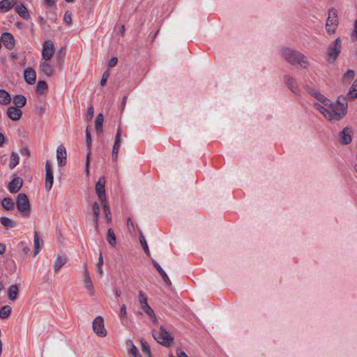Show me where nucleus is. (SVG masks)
Segmentation results:
<instances>
[{
	"label": "nucleus",
	"instance_id": "1",
	"mask_svg": "<svg viewBox=\"0 0 357 357\" xmlns=\"http://www.w3.org/2000/svg\"><path fill=\"white\" fill-rule=\"evenodd\" d=\"M329 106L331 114V121H338L342 119L347 114V99L345 96H340L337 98L335 103H331L328 105Z\"/></svg>",
	"mask_w": 357,
	"mask_h": 357
},
{
	"label": "nucleus",
	"instance_id": "2",
	"mask_svg": "<svg viewBox=\"0 0 357 357\" xmlns=\"http://www.w3.org/2000/svg\"><path fill=\"white\" fill-rule=\"evenodd\" d=\"M282 55L286 61L291 64L298 63L302 68H305L308 66L307 57L301 52L289 48L282 50Z\"/></svg>",
	"mask_w": 357,
	"mask_h": 357
},
{
	"label": "nucleus",
	"instance_id": "3",
	"mask_svg": "<svg viewBox=\"0 0 357 357\" xmlns=\"http://www.w3.org/2000/svg\"><path fill=\"white\" fill-rule=\"evenodd\" d=\"M153 338L160 344L165 347H169L174 342V336L163 326L152 331Z\"/></svg>",
	"mask_w": 357,
	"mask_h": 357
},
{
	"label": "nucleus",
	"instance_id": "4",
	"mask_svg": "<svg viewBox=\"0 0 357 357\" xmlns=\"http://www.w3.org/2000/svg\"><path fill=\"white\" fill-rule=\"evenodd\" d=\"M17 210L24 217H28L31 213V205L28 197L24 193H20L16 198Z\"/></svg>",
	"mask_w": 357,
	"mask_h": 357
},
{
	"label": "nucleus",
	"instance_id": "5",
	"mask_svg": "<svg viewBox=\"0 0 357 357\" xmlns=\"http://www.w3.org/2000/svg\"><path fill=\"white\" fill-rule=\"evenodd\" d=\"M338 25L337 10L331 8L328 10V17L326 22V31L330 33H335Z\"/></svg>",
	"mask_w": 357,
	"mask_h": 357
},
{
	"label": "nucleus",
	"instance_id": "6",
	"mask_svg": "<svg viewBox=\"0 0 357 357\" xmlns=\"http://www.w3.org/2000/svg\"><path fill=\"white\" fill-rule=\"evenodd\" d=\"M93 332L99 337H103L107 335V330L105 328L104 319L102 316H98L93 321Z\"/></svg>",
	"mask_w": 357,
	"mask_h": 357
},
{
	"label": "nucleus",
	"instance_id": "7",
	"mask_svg": "<svg viewBox=\"0 0 357 357\" xmlns=\"http://www.w3.org/2000/svg\"><path fill=\"white\" fill-rule=\"evenodd\" d=\"M341 49L342 40L340 38H337L333 43L328 47V56L329 59H331L333 61H335L339 56Z\"/></svg>",
	"mask_w": 357,
	"mask_h": 357
},
{
	"label": "nucleus",
	"instance_id": "8",
	"mask_svg": "<svg viewBox=\"0 0 357 357\" xmlns=\"http://www.w3.org/2000/svg\"><path fill=\"white\" fill-rule=\"evenodd\" d=\"M54 44L51 40H46L42 50V59L43 60H50L54 54Z\"/></svg>",
	"mask_w": 357,
	"mask_h": 357
},
{
	"label": "nucleus",
	"instance_id": "9",
	"mask_svg": "<svg viewBox=\"0 0 357 357\" xmlns=\"http://www.w3.org/2000/svg\"><path fill=\"white\" fill-rule=\"evenodd\" d=\"M45 189L47 192H49L52 188L54 183V176L51 164L48 160L45 163Z\"/></svg>",
	"mask_w": 357,
	"mask_h": 357
},
{
	"label": "nucleus",
	"instance_id": "10",
	"mask_svg": "<svg viewBox=\"0 0 357 357\" xmlns=\"http://www.w3.org/2000/svg\"><path fill=\"white\" fill-rule=\"evenodd\" d=\"M105 178L103 176L99 178L95 187L96 192L100 199V202L106 199L105 197Z\"/></svg>",
	"mask_w": 357,
	"mask_h": 357
},
{
	"label": "nucleus",
	"instance_id": "11",
	"mask_svg": "<svg viewBox=\"0 0 357 357\" xmlns=\"http://www.w3.org/2000/svg\"><path fill=\"white\" fill-rule=\"evenodd\" d=\"M40 70L47 77H51L54 73V66L51 63L50 60H43L40 63Z\"/></svg>",
	"mask_w": 357,
	"mask_h": 357
},
{
	"label": "nucleus",
	"instance_id": "12",
	"mask_svg": "<svg viewBox=\"0 0 357 357\" xmlns=\"http://www.w3.org/2000/svg\"><path fill=\"white\" fill-rule=\"evenodd\" d=\"M23 185V180L20 176H15L13 179L8 183V189L10 193H16L17 192L22 188Z\"/></svg>",
	"mask_w": 357,
	"mask_h": 357
},
{
	"label": "nucleus",
	"instance_id": "13",
	"mask_svg": "<svg viewBox=\"0 0 357 357\" xmlns=\"http://www.w3.org/2000/svg\"><path fill=\"white\" fill-rule=\"evenodd\" d=\"M1 40L3 45L8 50H12L15 47V39L11 33L8 32L2 33Z\"/></svg>",
	"mask_w": 357,
	"mask_h": 357
},
{
	"label": "nucleus",
	"instance_id": "14",
	"mask_svg": "<svg viewBox=\"0 0 357 357\" xmlns=\"http://www.w3.org/2000/svg\"><path fill=\"white\" fill-rule=\"evenodd\" d=\"M351 128L346 127L340 133V142L342 144H349L352 141Z\"/></svg>",
	"mask_w": 357,
	"mask_h": 357
},
{
	"label": "nucleus",
	"instance_id": "15",
	"mask_svg": "<svg viewBox=\"0 0 357 357\" xmlns=\"http://www.w3.org/2000/svg\"><path fill=\"white\" fill-rule=\"evenodd\" d=\"M66 148L63 145L59 146L56 150V158L59 166L63 167L66 165Z\"/></svg>",
	"mask_w": 357,
	"mask_h": 357
},
{
	"label": "nucleus",
	"instance_id": "16",
	"mask_svg": "<svg viewBox=\"0 0 357 357\" xmlns=\"http://www.w3.org/2000/svg\"><path fill=\"white\" fill-rule=\"evenodd\" d=\"M24 78L28 84H33L36 79V73L35 70L31 68H26L24 71Z\"/></svg>",
	"mask_w": 357,
	"mask_h": 357
},
{
	"label": "nucleus",
	"instance_id": "17",
	"mask_svg": "<svg viewBox=\"0 0 357 357\" xmlns=\"http://www.w3.org/2000/svg\"><path fill=\"white\" fill-rule=\"evenodd\" d=\"M7 115L13 121H18L22 117V112L14 106H10L7 109Z\"/></svg>",
	"mask_w": 357,
	"mask_h": 357
},
{
	"label": "nucleus",
	"instance_id": "18",
	"mask_svg": "<svg viewBox=\"0 0 357 357\" xmlns=\"http://www.w3.org/2000/svg\"><path fill=\"white\" fill-rule=\"evenodd\" d=\"M15 8V11L21 17H22L24 20H29L30 18V15L28 11V9L22 3L17 1Z\"/></svg>",
	"mask_w": 357,
	"mask_h": 357
},
{
	"label": "nucleus",
	"instance_id": "19",
	"mask_svg": "<svg viewBox=\"0 0 357 357\" xmlns=\"http://www.w3.org/2000/svg\"><path fill=\"white\" fill-rule=\"evenodd\" d=\"M84 287L86 289H87L89 293L91 295L93 294L94 288L89 273L88 272L86 266H84Z\"/></svg>",
	"mask_w": 357,
	"mask_h": 357
},
{
	"label": "nucleus",
	"instance_id": "20",
	"mask_svg": "<svg viewBox=\"0 0 357 357\" xmlns=\"http://www.w3.org/2000/svg\"><path fill=\"white\" fill-rule=\"evenodd\" d=\"M284 78L287 87L293 93L297 94L299 91V89L295 79L293 77H289V75H285Z\"/></svg>",
	"mask_w": 357,
	"mask_h": 357
},
{
	"label": "nucleus",
	"instance_id": "21",
	"mask_svg": "<svg viewBox=\"0 0 357 357\" xmlns=\"http://www.w3.org/2000/svg\"><path fill=\"white\" fill-rule=\"evenodd\" d=\"M152 264L154 266V267L157 269L161 277L162 278L164 282L167 286H171L172 282L169 280V277L166 274V273L164 271V270L162 268V267L159 265L158 263H157L154 259H152Z\"/></svg>",
	"mask_w": 357,
	"mask_h": 357
},
{
	"label": "nucleus",
	"instance_id": "22",
	"mask_svg": "<svg viewBox=\"0 0 357 357\" xmlns=\"http://www.w3.org/2000/svg\"><path fill=\"white\" fill-rule=\"evenodd\" d=\"M121 135H122V128H121V126H119V127L117 128L116 137H115L114 144L113 148H112V153H114V154L116 153L119 152V149L120 148V144H121Z\"/></svg>",
	"mask_w": 357,
	"mask_h": 357
},
{
	"label": "nucleus",
	"instance_id": "23",
	"mask_svg": "<svg viewBox=\"0 0 357 357\" xmlns=\"http://www.w3.org/2000/svg\"><path fill=\"white\" fill-rule=\"evenodd\" d=\"M18 0H2L0 1V11L6 12L15 6Z\"/></svg>",
	"mask_w": 357,
	"mask_h": 357
},
{
	"label": "nucleus",
	"instance_id": "24",
	"mask_svg": "<svg viewBox=\"0 0 357 357\" xmlns=\"http://www.w3.org/2000/svg\"><path fill=\"white\" fill-rule=\"evenodd\" d=\"M67 262V257L64 255H58L56 261L54 263V270L58 272L59 269Z\"/></svg>",
	"mask_w": 357,
	"mask_h": 357
},
{
	"label": "nucleus",
	"instance_id": "25",
	"mask_svg": "<svg viewBox=\"0 0 357 357\" xmlns=\"http://www.w3.org/2000/svg\"><path fill=\"white\" fill-rule=\"evenodd\" d=\"M13 103L15 107L20 109L26 105V98L23 95H16L14 96Z\"/></svg>",
	"mask_w": 357,
	"mask_h": 357
},
{
	"label": "nucleus",
	"instance_id": "26",
	"mask_svg": "<svg viewBox=\"0 0 357 357\" xmlns=\"http://www.w3.org/2000/svg\"><path fill=\"white\" fill-rule=\"evenodd\" d=\"M11 101V96L8 92L3 89H0V104L8 105Z\"/></svg>",
	"mask_w": 357,
	"mask_h": 357
},
{
	"label": "nucleus",
	"instance_id": "27",
	"mask_svg": "<svg viewBox=\"0 0 357 357\" xmlns=\"http://www.w3.org/2000/svg\"><path fill=\"white\" fill-rule=\"evenodd\" d=\"M48 89L47 84L44 80H40L37 83L36 93L38 95L44 94Z\"/></svg>",
	"mask_w": 357,
	"mask_h": 357
},
{
	"label": "nucleus",
	"instance_id": "28",
	"mask_svg": "<svg viewBox=\"0 0 357 357\" xmlns=\"http://www.w3.org/2000/svg\"><path fill=\"white\" fill-rule=\"evenodd\" d=\"M1 205L6 211H13L15 208V202L10 197H5L1 202Z\"/></svg>",
	"mask_w": 357,
	"mask_h": 357
},
{
	"label": "nucleus",
	"instance_id": "29",
	"mask_svg": "<svg viewBox=\"0 0 357 357\" xmlns=\"http://www.w3.org/2000/svg\"><path fill=\"white\" fill-rule=\"evenodd\" d=\"M103 121H104L103 114L102 113L98 114L96 117V122H95V127H96V130L98 133L102 132Z\"/></svg>",
	"mask_w": 357,
	"mask_h": 357
},
{
	"label": "nucleus",
	"instance_id": "30",
	"mask_svg": "<svg viewBox=\"0 0 357 357\" xmlns=\"http://www.w3.org/2000/svg\"><path fill=\"white\" fill-rule=\"evenodd\" d=\"M106 238H107L108 243L111 246L114 247L116 245V235L112 228H109L107 230Z\"/></svg>",
	"mask_w": 357,
	"mask_h": 357
},
{
	"label": "nucleus",
	"instance_id": "31",
	"mask_svg": "<svg viewBox=\"0 0 357 357\" xmlns=\"http://www.w3.org/2000/svg\"><path fill=\"white\" fill-rule=\"evenodd\" d=\"M314 107L328 120L331 121V114L330 108H326L319 104H314Z\"/></svg>",
	"mask_w": 357,
	"mask_h": 357
},
{
	"label": "nucleus",
	"instance_id": "32",
	"mask_svg": "<svg viewBox=\"0 0 357 357\" xmlns=\"http://www.w3.org/2000/svg\"><path fill=\"white\" fill-rule=\"evenodd\" d=\"M20 161V157L16 152L13 151L10 154V161L9 163V167L10 169H14L18 164Z\"/></svg>",
	"mask_w": 357,
	"mask_h": 357
},
{
	"label": "nucleus",
	"instance_id": "33",
	"mask_svg": "<svg viewBox=\"0 0 357 357\" xmlns=\"http://www.w3.org/2000/svg\"><path fill=\"white\" fill-rule=\"evenodd\" d=\"M18 288L15 284L11 285L8 289V298L11 301H15L17 298Z\"/></svg>",
	"mask_w": 357,
	"mask_h": 357
},
{
	"label": "nucleus",
	"instance_id": "34",
	"mask_svg": "<svg viewBox=\"0 0 357 357\" xmlns=\"http://www.w3.org/2000/svg\"><path fill=\"white\" fill-rule=\"evenodd\" d=\"M101 203L103 206V210L105 213L106 219L109 222H111L112 221V213L110 211L109 205L107 201V199H105L104 201H101Z\"/></svg>",
	"mask_w": 357,
	"mask_h": 357
},
{
	"label": "nucleus",
	"instance_id": "35",
	"mask_svg": "<svg viewBox=\"0 0 357 357\" xmlns=\"http://www.w3.org/2000/svg\"><path fill=\"white\" fill-rule=\"evenodd\" d=\"M0 222L6 227L13 228L16 226L15 222L7 217L1 218Z\"/></svg>",
	"mask_w": 357,
	"mask_h": 357
},
{
	"label": "nucleus",
	"instance_id": "36",
	"mask_svg": "<svg viewBox=\"0 0 357 357\" xmlns=\"http://www.w3.org/2000/svg\"><path fill=\"white\" fill-rule=\"evenodd\" d=\"M12 308L10 305H4L0 309V318L6 319L11 313Z\"/></svg>",
	"mask_w": 357,
	"mask_h": 357
},
{
	"label": "nucleus",
	"instance_id": "37",
	"mask_svg": "<svg viewBox=\"0 0 357 357\" xmlns=\"http://www.w3.org/2000/svg\"><path fill=\"white\" fill-rule=\"evenodd\" d=\"M139 234H140V235H139L140 244H141L144 251L146 254V255L149 256L150 255V251H149V249L146 241V239L144 238V234H143V233L142 231H140Z\"/></svg>",
	"mask_w": 357,
	"mask_h": 357
},
{
	"label": "nucleus",
	"instance_id": "38",
	"mask_svg": "<svg viewBox=\"0 0 357 357\" xmlns=\"http://www.w3.org/2000/svg\"><path fill=\"white\" fill-rule=\"evenodd\" d=\"M142 351L145 357H151V349L149 344L144 340H141Z\"/></svg>",
	"mask_w": 357,
	"mask_h": 357
},
{
	"label": "nucleus",
	"instance_id": "39",
	"mask_svg": "<svg viewBox=\"0 0 357 357\" xmlns=\"http://www.w3.org/2000/svg\"><path fill=\"white\" fill-rule=\"evenodd\" d=\"M348 96L351 99L357 98V79L354 82L348 92Z\"/></svg>",
	"mask_w": 357,
	"mask_h": 357
},
{
	"label": "nucleus",
	"instance_id": "40",
	"mask_svg": "<svg viewBox=\"0 0 357 357\" xmlns=\"http://www.w3.org/2000/svg\"><path fill=\"white\" fill-rule=\"evenodd\" d=\"M313 96L319 100L321 102L324 103L326 106H328L329 102H331L330 100L324 97L322 94H321L319 92H314L312 93Z\"/></svg>",
	"mask_w": 357,
	"mask_h": 357
},
{
	"label": "nucleus",
	"instance_id": "41",
	"mask_svg": "<svg viewBox=\"0 0 357 357\" xmlns=\"http://www.w3.org/2000/svg\"><path fill=\"white\" fill-rule=\"evenodd\" d=\"M139 302L142 309L149 305L147 303V297L142 291H139Z\"/></svg>",
	"mask_w": 357,
	"mask_h": 357
},
{
	"label": "nucleus",
	"instance_id": "42",
	"mask_svg": "<svg viewBox=\"0 0 357 357\" xmlns=\"http://www.w3.org/2000/svg\"><path fill=\"white\" fill-rule=\"evenodd\" d=\"M142 310L144 311V312L146 314H148L151 317L153 322H154V323L157 322V318L155 315V313H154L153 310H152V308L149 306V305H147L146 307H144Z\"/></svg>",
	"mask_w": 357,
	"mask_h": 357
},
{
	"label": "nucleus",
	"instance_id": "43",
	"mask_svg": "<svg viewBox=\"0 0 357 357\" xmlns=\"http://www.w3.org/2000/svg\"><path fill=\"white\" fill-rule=\"evenodd\" d=\"M33 243H34V255H36L40 250V239L38 236V234L36 231L34 232V238H33Z\"/></svg>",
	"mask_w": 357,
	"mask_h": 357
},
{
	"label": "nucleus",
	"instance_id": "44",
	"mask_svg": "<svg viewBox=\"0 0 357 357\" xmlns=\"http://www.w3.org/2000/svg\"><path fill=\"white\" fill-rule=\"evenodd\" d=\"M128 352L132 357H142V356L139 353L137 348L132 342L130 343V347L128 349Z\"/></svg>",
	"mask_w": 357,
	"mask_h": 357
},
{
	"label": "nucleus",
	"instance_id": "45",
	"mask_svg": "<svg viewBox=\"0 0 357 357\" xmlns=\"http://www.w3.org/2000/svg\"><path fill=\"white\" fill-rule=\"evenodd\" d=\"M355 76V72L353 70H348L343 76V82H347L352 79Z\"/></svg>",
	"mask_w": 357,
	"mask_h": 357
},
{
	"label": "nucleus",
	"instance_id": "46",
	"mask_svg": "<svg viewBox=\"0 0 357 357\" xmlns=\"http://www.w3.org/2000/svg\"><path fill=\"white\" fill-rule=\"evenodd\" d=\"M63 21L68 24H72V13L70 11H66L64 14Z\"/></svg>",
	"mask_w": 357,
	"mask_h": 357
},
{
	"label": "nucleus",
	"instance_id": "47",
	"mask_svg": "<svg viewBox=\"0 0 357 357\" xmlns=\"http://www.w3.org/2000/svg\"><path fill=\"white\" fill-rule=\"evenodd\" d=\"M109 76V73L108 70L107 71H105L102 74V78H101V80H100V85L102 86H105L106 84V82L107 81V79Z\"/></svg>",
	"mask_w": 357,
	"mask_h": 357
},
{
	"label": "nucleus",
	"instance_id": "48",
	"mask_svg": "<svg viewBox=\"0 0 357 357\" xmlns=\"http://www.w3.org/2000/svg\"><path fill=\"white\" fill-rule=\"evenodd\" d=\"M93 215L94 216H96V218H98L99 217V215H100V207H99V205L98 204L97 202H94L93 204Z\"/></svg>",
	"mask_w": 357,
	"mask_h": 357
},
{
	"label": "nucleus",
	"instance_id": "49",
	"mask_svg": "<svg viewBox=\"0 0 357 357\" xmlns=\"http://www.w3.org/2000/svg\"><path fill=\"white\" fill-rule=\"evenodd\" d=\"M127 226H128L129 232L133 233L135 231V229L134 223H133L132 220H131V218H128V220H127Z\"/></svg>",
	"mask_w": 357,
	"mask_h": 357
},
{
	"label": "nucleus",
	"instance_id": "50",
	"mask_svg": "<svg viewBox=\"0 0 357 357\" xmlns=\"http://www.w3.org/2000/svg\"><path fill=\"white\" fill-rule=\"evenodd\" d=\"M86 146H88V148H89L91 144V137L90 132L89 130V127H87L86 129Z\"/></svg>",
	"mask_w": 357,
	"mask_h": 357
},
{
	"label": "nucleus",
	"instance_id": "51",
	"mask_svg": "<svg viewBox=\"0 0 357 357\" xmlns=\"http://www.w3.org/2000/svg\"><path fill=\"white\" fill-rule=\"evenodd\" d=\"M93 115H94L93 107L92 105H91L88 108L87 112H86V116L88 118V120L89 121L91 120V119L93 117Z\"/></svg>",
	"mask_w": 357,
	"mask_h": 357
},
{
	"label": "nucleus",
	"instance_id": "52",
	"mask_svg": "<svg viewBox=\"0 0 357 357\" xmlns=\"http://www.w3.org/2000/svg\"><path fill=\"white\" fill-rule=\"evenodd\" d=\"M119 316L121 318H126L127 317L126 306L125 304L122 305V306L121 307Z\"/></svg>",
	"mask_w": 357,
	"mask_h": 357
},
{
	"label": "nucleus",
	"instance_id": "53",
	"mask_svg": "<svg viewBox=\"0 0 357 357\" xmlns=\"http://www.w3.org/2000/svg\"><path fill=\"white\" fill-rule=\"evenodd\" d=\"M117 62H118V59L116 57H112L109 61V63H108V66L109 68H112V67H114L116 64H117Z\"/></svg>",
	"mask_w": 357,
	"mask_h": 357
},
{
	"label": "nucleus",
	"instance_id": "54",
	"mask_svg": "<svg viewBox=\"0 0 357 357\" xmlns=\"http://www.w3.org/2000/svg\"><path fill=\"white\" fill-rule=\"evenodd\" d=\"M90 155H91V152L89 151L87 153L86 159V163H85L86 172L87 174L89 172V162H90Z\"/></svg>",
	"mask_w": 357,
	"mask_h": 357
},
{
	"label": "nucleus",
	"instance_id": "55",
	"mask_svg": "<svg viewBox=\"0 0 357 357\" xmlns=\"http://www.w3.org/2000/svg\"><path fill=\"white\" fill-rule=\"evenodd\" d=\"M353 37L354 40H357V20H355L354 24Z\"/></svg>",
	"mask_w": 357,
	"mask_h": 357
},
{
	"label": "nucleus",
	"instance_id": "56",
	"mask_svg": "<svg viewBox=\"0 0 357 357\" xmlns=\"http://www.w3.org/2000/svg\"><path fill=\"white\" fill-rule=\"evenodd\" d=\"M176 354L178 357H188L185 352L181 349H177Z\"/></svg>",
	"mask_w": 357,
	"mask_h": 357
},
{
	"label": "nucleus",
	"instance_id": "57",
	"mask_svg": "<svg viewBox=\"0 0 357 357\" xmlns=\"http://www.w3.org/2000/svg\"><path fill=\"white\" fill-rule=\"evenodd\" d=\"M20 153L22 155H26L27 157L30 156V151L28 148H24L20 151Z\"/></svg>",
	"mask_w": 357,
	"mask_h": 357
},
{
	"label": "nucleus",
	"instance_id": "58",
	"mask_svg": "<svg viewBox=\"0 0 357 357\" xmlns=\"http://www.w3.org/2000/svg\"><path fill=\"white\" fill-rule=\"evenodd\" d=\"M102 265H103V257H102V252H100L99 254L97 266H102Z\"/></svg>",
	"mask_w": 357,
	"mask_h": 357
},
{
	"label": "nucleus",
	"instance_id": "59",
	"mask_svg": "<svg viewBox=\"0 0 357 357\" xmlns=\"http://www.w3.org/2000/svg\"><path fill=\"white\" fill-rule=\"evenodd\" d=\"M38 22L43 25V24H45L47 23V20L42 16H39L38 17Z\"/></svg>",
	"mask_w": 357,
	"mask_h": 357
},
{
	"label": "nucleus",
	"instance_id": "60",
	"mask_svg": "<svg viewBox=\"0 0 357 357\" xmlns=\"http://www.w3.org/2000/svg\"><path fill=\"white\" fill-rule=\"evenodd\" d=\"M6 251V245L3 243H0V255H2Z\"/></svg>",
	"mask_w": 357,
	"mask_h": 357
},
{
	"label": "nucleus",
	"instance_id": "61",
	"mask_svg": "<svg viewBox=\"0 0 357 357\" xmlns=\"http://www.w3.org/2000/svg\"><path fill=\"white\" fill-rule=\"evenodd\" d=\"M4 142H5V137L1 132H0V146H2L3 144H4Z\"/></svg>",
	"mask_w": 357,
	"mask_h": 357
},
{
	"label": "nucleus",
	"instance_id": "62",
	"mask_svg": "<svg viewBox=\"0 0 357 357\" xmlns=\"http://www.w3.org/2000/svg\"><path fill=\"white\" fill-rule=\"evenodd\" d=\"M45 3L48 6H52L55 3L54 0H45Z\"/></svg>",
	"mask_w": 357,
	"mask_h": 357
},
{
	"label": "nucleus",
	"instance_id": "63",
	"mask_svg": "<svg viewBox=\"0 0 357 357\" xmlns=\"http://www.w3.org/2000/svg\"><path fill=\"white\" fill-rule=\"evenodd\" d=\"M93 223L96 229H98V218H96V216H94L93 218Z\"/></svg>",
	"mask_w": 357,
	"mask_h": 357
},
{
	"label": "nucleus",
	"instance_id": "64",
	"mask_svg": "<svg viewBox=\"0 0 357 357\" xmlns=\"http://www.w3.org/2000/svg\"><path fill=\"white\" fill-rule=\"evenodd\" d=\"M97 272L98 273V274L101 276L103 273V271H102V266H97Z\"/></svg>",
	"mask_w": 357,
	"mask_h": 357
}]
</instances>
